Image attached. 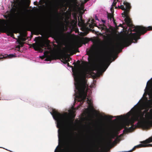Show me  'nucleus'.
I'll return each mask as SVG.
<instances>
[{
	"label": "nucleus",
	"mask_w": 152,
	"mask_h": 152,
	"mask_svg": "<svg viewBox=\"0 0 152 152\" xmlns=\"http://www.w3.org/2000/svg\"><path fill=\"white\" fill-rule=\"evenodd\" d=\"M148 81L143 95L144 99H140L129 112L124 116H117L114 120L118 129L124 128L130 132L137 127L147 129L152 125V84L148 87ZM148 142H152V136L146 140Z\"/></svg>",
	"instance_id": "nucleus-1"
},
{
	"label": "nucleus",
	"mask_w": 152,
	"mask_h": 152,
	"mask_svg": "<svg viewBox=\"0 0 152 152\" xmlns=\"http://www.w3.org/2000/svg\"><path fill=\"white\" fill-rule=\"evenodd\" d=\"M75 99L74 104L79 102L78 106L76 109L74 107H72V109L69 110V113L63 114L53 111L52 113L50 112L53 119L56 121L57 127L58 130V145L55 150L54 152H65L66 150L62 148V144L64 139L63 128L66 126L67 128L68 132L69 137L71 140L72 136V129L73 127L74 118L75 116V110L78 109L81 106L83 103L85 102L87 104V108H85L84 113L88 116H90L94 113L93 102L92 99Z\"/></svg>",
	"instance_id": "nucleus-2"
},
{
	"label": "nucleus",
	"mask_w": 152,
	"mask_h": 152,
	"mask_svg": "<svg viewBox=\"0 0 152 152\" xmlns=\"http://www.w3.org/2000/svg\"><path fill=\"white\" fill-rule=\"evenodd\" d=\"M121 0H114L112 5L115 6V8L118 7L123 10H125L127 12L124 15L125 17L124 20L127 26L129 27V29L133 27L132 29L130 31H133L134 33L131 32L127 36L123 38L121 40L114 43L112 45L111 50L107 54L106 57L102 60L100 61L99 63H110L113 58V61L115 60V58L113 57V53L116 52L122 48L127 47L132 43L136 42L139 39L140 36L142 34L145 33L147 30H152V26H148L146 28L141 26H136L134 27L131 24V21L128 14L130 8V4L127 2L124 1L123 4L120 2Z\"/></svg>",
	"instance_id": "nucleus-3"
},
{
	"label": "nucleus",
	"mask_w": 152,
	"mask_h": 152,
	"mask_svg": "<svg viewBox=\"0 0 152 152\" xmlns=\"http://www.w3.org/2000/svg\"><path fill=\"white\" fill-rule=\"evenodd\" d=\"M118 141V137L116 134L112 132L108 134L105 140V142L108 146H112L115 144Z\"/></svg>",
	"instance_id": "nucleus-4"
},
{
	"label": "nucleus",
	"mask_w": 152,
	"mask_h": 152,
	"mask_svg": "<svg viewBox=\"0 0 152 152\" xmlns=\"http://www.w3.org/2000/svg\"><path fill=\"white\" fill-rule=\"evenodd\" d=\"M112 8L111 7L110 8V10H111L112 13H108L107 12V19H106L105 20L102 19L101 20L102 22L104 23H105L106 21H107L108 22H109L110 20L111 23H113L114 25L116 26V24L115 22V20L114 19L112 13Z\"/></svg>",
	"instance_id": "nucleus-5"
},
{
	"label": "nucleus",
	"mask_w": 152,
	"mask_h": 152,
	"mask_svg": "<svg viewBox=\"0 0 152 152\" xmlns=\"http://www.w3.org/2000/svg\"><path fill=\"white\" fill-rule=\"evenodd\" d=\"M96 137L99 139H102L103 138V135L102 133H99L96 135Z\"/></svg>",
	"instance_id": "nucleus-6"
},
{
	"label": "nucleus",
	"mask_w": 152,
	"mask_h": 152,
	"mask_svg": "<svg viewBox=\"0 0 152 152\" xmlns=\"http://www.w3.org/2000/svg\"><path fill=\"white\" fill-rule=\"evenodd\" d=\"M16 56L15 54H10L8 55H7V57L9 58H12L16 57Z\"/></svg>",
	"instance_id": "nucleus-7"
},
{
	"label": "nucleus",
	"mask_w": 152,
	"mask_h": 152,
	"mask_svg": "<svg viewBox=\"0 0 152 152\" xmlns=\"http://www.w3.org/2000/svg\"><path fill=\"white\" fill-rule=\"evenodd\" d=\"M105 118H108V119L110 120L113 117L111 116H105Z\"/></svg>",
	"instance_id": "nucleus-8"
},
{
	"label": "nucleus",
	"mask_w": 152,
	"mask_h": 152,
	"mask_svg": "<svg viewBox=\"0 0 152 152\" xmlns=\"http://www.w3.org/2000/svg\"><path fill=\"white\" fill-rule=\"evenodd\" d=\"M89 0H80V1L82 4H84Z\"/></svg>",
	"instance_id": "nucleus-9"
},
{
	"label": "nucleus",
	"mask_w": 152,
	"mask_h": 152,
	"mask_svg": "<svg viewBox=\"0 0 152 152\" xmlns=\"http://www.w3.org/2000/svg\"><path fill=\"white\" fill-rule=\"evenodd\" d=\"M81 23H80V21H79V22H78V25H81L82 26V25H83V23H83V20H81Z\"/></svg>",
	"instance_id": "nucleus-10"
},
{
	"label": "nucleus",
	"mask_w": 152,
	"mask_h": 152,
	"mask_svg": "<svg viewBox=\"0 0 152 152\" xmlns=\"http://www.w3.org/2000/svg\"><path fill=\"white\" fill-rule=\"evenodd\" d=\"M4 57L3 56H2L1 55H0V59L2 58H3Z\"/></svg>",
	"instance_id": "nucleus-11"
},
{
	"label": "nucleus",
	"mask_w": 152,
	"mask_h": 152,
	"mask_svg": "<svg viewBox=\"0 0 152 152\" xmlns=\"http://www.w3.org/2000/svg\"><path fill=\"white\" fill-rule=\"evenodd\" d=\"M101 29L102 30H103V29H104L105 28V27H101Z\"/></svg>",
	"instance_id": "nucleus-12"
},
{
	"label": "nucleus",
	"mask_w": 152,
	"mask_h": 152,
	"mask_svg": "<svg viewBox=\"0 0 152 152\" xmlns=\"http://www.w3.org/2000/svg\"><path fill=\"white\" fill-rule=\"evenodd\" d=\"M58 1H59V2H61V1H63L64 0H58Z\"/></svg>",
	"instance_id": "nucleus-13"
},
{
	"label": "nucleus",
	"mask_w": 152,
	"mask_h": 152,
	"mask_svg": "<svg viewBox=\"0 0 152 152\" xmlns=\"http://www.w3.org/2000/svg\"><path fill=\"white\" fill-rule=\"evenodd\" d=\"M95 19H96V20H98V19L97 18V17H96V16L95 17Z\"/></svg>",
	"instance_id": "nucleus-14"
},
{
	"label": "nucleus",
	"mask_w": 152,
	"mask_h": 152,
	"mask_svg": "<svg viewBox=\"0 0 152 152\" xmlns=\"http://www.w3.org/2000/svg\"><path fill=\"white\" fill-rule=\"evenodd\" d=\"M39 51L40 52L42 53L43 52V50H39Z\"/></svg>",
	"instance_id": "nucleus-15"
},
{
	"label": "nucleus",
	"mask_w": 152,
	"mask_h": 152,
	"mask_svg": "<svg viewBox=\"0 0 152 152\" xmlns=\"http://www.w3.org/2000/svg\"><path fill=\"white\" fill-rule=\"evenodd\" d=\"M77 22H76L74 23V25H77Z\"/></svg>",
	"instance_id": "nucleus-16"
},
{
	"label": "nucleus",
	"mask_w": 152,
	"mask_h": 152,
	"mask_svg": "<svg viewBox=\"0 0 152 152\" xmlns=\"http://www.w3.org/2000/svg\"><path fill=\"white\" fill-rule=\"evenodd\" d=\"M152 79V77L151 78L150 80H151Z\"/></svg>",
	"instance_id": "nucleus-17"
},
{
	"label": "nucleus",
	"mask_w": 152,
	"mask_h": 152,
	"mask_svg": "<svg viewBox=\"0 0 152 152\" xmlns=\"http://www.w3.org/2000/svg\"><path fill=\"white\" fill-rule=\"evenodd\" d=\"M0 148H2V147H0Z\"/></svg>",
	"instance_id": "nucleus-18"
},
{
	"label": "nucleus",
	"mask_w": 152,
	"mask_h": 152,
	"mask_svg": "<svg viewBox=\"0 0 152 152\" xmlns=\"http://www.w3.org/2000/svg\"><path fill=\"white\" fill-rule=\"evenodd\" d=\"M94 152H95V151Z\"/></svg>",
	"instance_id": "nucleus-19"
}]
</instances>
